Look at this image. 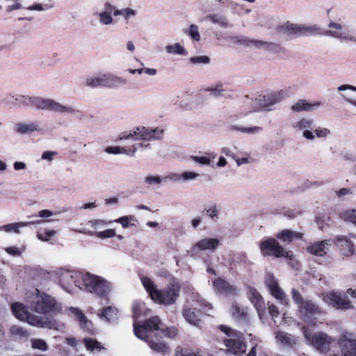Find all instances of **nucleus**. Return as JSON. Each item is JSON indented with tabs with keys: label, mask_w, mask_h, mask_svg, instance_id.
Segmentation results:
<instances>
[{
	"label": "nucleus",
	"mask_w": 356,
	"mask_h": 356,
	"mask_svg": "<svg viewBox=\"0 0 356 356\" xmlns=\"http://www.w3.org/2000/svg\"><path fill=\"white\" fill-rule=\"evenodd\" d=\"M39 124L36 122L29 123H18L15 124V130L19 134H27L38 131Z\"/></svg>",
	"instance_id": "obj_33"
},
{
	"label": "nucleus",
	"mask_w": 356,
	"mask_h": 356,
	"mask_svg": "<svg viewBox=\"0 0 356 356\" xmlns=\"http://www.w3.org/2000/svg\"><path fill=\"white\" fill-rule=\"evenodd\" d=\"M207 213L209 216L213 220H216L218 218V211L216 205L211 206L207 210Z\"/></svg>",
	"instance_id": "obj_59"
},
{
	"label": "nucleus",
	"mask_w": 356,
	"mask_h": 356,
	"mask_svg": "<svg viewBox=\"0 0 356 356\" xmlns=\"http://www.w3.org/2000/svg\"><path fill=\"white\" fill-rule=\"evenodd\" d=\"M286 95V92L284 90L270 92L264 95H258L254 99H252V111L260 109L270 111L273 105L280 102Z\"/></svg>",
	"instance_id": "obj_11"
},
{
	"label": "nucleus",
	"mask_w": 356,
	"mask_h": 356,
	"mask_svg": "<svg viewBox=\"0 0 356 356\" xmlns=\"http://www.w3.org/2000/svg\"><path fill=\"white\" fill-rule=\"evenodd\" d=\"M29 324L38 327H48L50 329L60 330L61 325H58L54 320L45 316H40L33 314L27 313L26 319Z\"/></svg>",
	"instance_id": "obj_18"
},
{
	"label": "nucleus",
	"mask_w": 356,
	"mask_h": 356,
	"mask_svg": "<svg viewBox=\"0 0 356 356\" xmlns=\"http://www.w3.org/2000/svg\"><path fill=\"white\" fill-rule=\"evenodd\" d=\"M298 310L302 316L304 321L309 325H315L316 319V318H310L309 316L318 315L323 313L321 307L309 300H306L300 305L298 307Z\"/></svg>",
	"instance_id": "obj_17"
},
{
	"label": "nucleus",
	"mask_w": 356,
	"mask_h": 356,
	"mask_svg": "<svg viewBox=\"0 0 356 356\" xmlns=\"http://www.w3.org/2000/svg\"><path fill=\"white\" fill-rule=\"evenodd\" d=\"M286 29L291 33L298 35H312L318 33L320 28L316 24H287Z\"/></svg>",
	"instance_id": "obj_22"
},
{
	"label": "nucleus",
	"mask_w": 356,
	"mask_h": 356,
	"mask_svg": "<svg viewBox=\"0 0 356 356\" xmlns=\"http://www.w3.org/2000/svg\"><path fill=\"white\" fill-rule=\"evenodd\" d=\"M339 216L344 221L351 222L356 226V209L341 211Z\"/></svg>",
	"instance_id": "obj_44"
},
{
	"label": "nucleus",
	"mask_w": 356,
	"mask_h": 356,
	"mask_svg": "<svg viewBox=\"0 0 356 356\" xmlns=\"http://www.w3.org/2000/svg\"><path fill=\"white\" fill-rule=\"evenodd\" d=\"M323 34L341 41L356 42V36L339 22L330 21Z\"/></svg>",
	"instance_id": "obj_12"
},
{
	"label": "nucleus",
	"mask_w": 356,
	"mask_h": 356,
	"mask_svg": "<svg viewBox=\"0 0 356 356\" xmlns=\"http://www.w3.org/2000/svg\"><path fill=\"white\" fill-rule=\"evenodd\" d=\"M232 130L237 131L241 133H245L248 134H257L261 131L262 128L261 127H244L242 126H232Z\"/></svg>",
	"instance_id": "obj_45"
},
{
	"label": "nucleus",
	"mask_w": 356,
	"mask_h": 356,
	"mask_svg": "<svg viewBox=\"0 0 356 356\" xmlns=\"http://www.w3.org/2000/svg\"><path fill=\"white\" fill-rule=\"evenodd\" d=\"M331 245L332 241L330 239L315 241L308 245L307 251L312 255L323 257L329 251Z\"/></svg>",
	"instance_id": "obj_24"
},
{
	"label": "nucleus",
	"mask_w": 356,
	"mask_h": 356,
	"mask_svg": "<svg viewBox=\"0 0 356 356\" xmlns=\"http://www.w3.org/2000/svg\"><path fill=\"white\" fill-rule=\"evenodd\" d=\"M82 282L87 291L100 297H106L113 289L106 280L88 273L83 275Z\"/></svg>",
	"instance_id": "obj_7"
},
{
	"label": "nucleus",
	"mask_w": 356,
	"mask_h": 356,
	"mask_svg": "<svg viewBox=\"0 0 356 356\" xmlns=\"http://www.w3.org/2000/svg\"><path fill=\"white\" fill-rule=\"evenodd\" d=\"M144 183L149 186H157L162 183V179L156 175H147L144 177Z\"/></svg>",
	"instance_id": "obj_47"
},
{
	"label": "nucleus",
	"mask_w": 356,
	"mask_h": 356,
	"mask_svg": "<svg viewBox=\"0 0 356 356\" xmlns=\"http://www.w3.org/2000/svg\"><path fill=\"white\" fill-rule=\"evenodd\" d=\"M22 95L11 94L6 95L2 99V102L10 108H17L21 106Z\"/></svg>",
	"instance_id": "obj_37"
},
{
	"label": "nucleus",
	"mask_w": 356,
	"mask_h": 356,
	"mask_svg": "<svg viewBox=\"0 0 356 356\" xmlns=\"http://www.w3.org/2000/svg\"><path fill=\"white\" fill-rule=\"evenodd\" d=\"M106 152L108 154H129V152L125 147H120L117 146L108 147L106 149Z\"/></svg>",
	"instance_id": "obj_55"
},
{
	"label": "nucleus",
	"mask_w": 356,
	"mask_h": 356,
	"mask_svg": "<svg viewBox=\"0 0 356 356\" xmlns=\"http://www.w3.org/2000/svg\"><path fill=\"white\" fill-rule=\"evenodd\" d=\"M111 223H113L112 220L107 221L104 219H94L89 220L87 225L93 229L92 231H98Z\"/></svg>",
	"instance_id": "obj_39"
},
{
	"label": "nucleus",
	"mask_w": 356,
	"mask_h": 356,
	"mask_svg": "<svg viewBox=\"0 0 356 356\" xmlns=\"http://www.w3.org/2000/svg\"><path fill=\"white\" fill-rule=\"evenodd\" d=\"M275 338L283 346L290 345L291 343V334L284 332H277L275 334Z\"/></svg>",
	"instance_id": "obj_48"
},
{
	"label": "nucleus",
	"mask_w": 356,
	"mask_h": 356,
	"mask_svg": "<svg viewBox=\"0 0 356 356\" xmlns=\"http://www.w3.org/2000/svg\"><path fill=\"white\" fill-rule=\"evenodd\" d=\"M74 232L78 233L84 234L89 236H94L99 238L104 239L108 238H113L116 236L115 230L113 229H107L104 231H90L86 229H73Z\"/></svg>",
	"instance_id": "obj_32"
},
{
	"label": "nucleus",
	"mask_w": 356,
	"mask_h": 356,
	"mask_svg": "<svg viewBox=\"0 0 356 356\" xmlns=\"http://www.w3.org/2000/svg\"><path fill=\"white\" fill-rule=\"evenodd\" d=\"M56 154V152L53 151H45L42 154V159L51 161L53 160L54 156Z\"/></svg>",
	"instance_id": "obj_63"
},
{
	"label": "nucleus",
	"mask_w": 356,
	"mask_h": 356,
	"mask_svg": "<svg viewBox=\"0 0 356 356\" xmlns=\"http://www.w3.org/2000/svg\"><path fill=\"white\" fill-rule=\"evenodd\" d=\"M185 33L188 35L195 42L200 41V34L199 27L196 24H191L189 28L185 31Z\"/></svg>",
	"instance_id": "obj_46"
},
{
	"label": "nucleus",
	"mask_w": 356,
	"mask_h": 356,
	"mask_svg": "<svg viewBox=\"0 0 356 356\" xmlns=\"http://www.w3.org/2000/svg\"><path fill=\"white\" fill-rule=\"evenodd\" d=\"M247 294L248 298L257 309L259 315L261 316V313L265 308L263 298L256 289L252 287L248 288Z\"/></svg>",
	"instance_id": "obj_29"
},
{
	"label": "nucleus",
	"mask_w": 356,
	"mask_h": 356,
	"mask_svg": "<svg viewBox=\"0 0 356 356\" xmlns=\"http://www.w3.org/2000/svg\"><path fill=\"white\" fill-rule=\"evenodd\" d=\"M302 332L306 343L321 353H327L335 341L332 337L322 331L310 334L308 329L303 326Z\"/></svg>",
	"instance_id": "obj_6"
},
{
	"label": "nucleus",
	"mask_w": 356,
	"mask_h": 356,
	"mask_svg": "<svg viewBox=\"0 0 356 356\" xmlns=\"http://www.w3.org/2000/svg\"><path fill=\"white\" fill-rule=\"evenodd\" d=\"M11 310L13 315L19 320L23 321L26 319L28 312L23 304L15 302L11 306Z\"/></svg>",
	"instance_id": "obj_35"
},
{
	"label": "nucleus",
	"mask_w": 356,
	"mask_h": 356,
	"mask_svg": "<svg viewBox=\"0 0 356 356\" xmlns=\"http://www.w3.org/2000/svg\"><path fill=\"white\" fill-rule=\"evenodd\" d=\"M200 177V175L195 172L185 171L182 172L183 183L195 180Z\"/></svg>",
	"instance_id": "obj_54"
},
{
	"label": "nucleus",
	"mask_w": 356,
	"mask_h": 356,
	"mask_svg": "<svg viewBox=\"0 0 356 356\" xmlns=\"http://www.w3.org/2000/svg\"><path fill=\"white\" fill-rule=\"evenodd\" d=\"M168 178L170 180L175 181V182L183 183L182 172L181 173H177V172L170 173L168 176Z\"/></svg>",
	"instance_id": "obj_60"
},
{
	"label": "nucleus",
	"mask_w": 356,
	"mask_h": 356,
	"mask_svg": "<svg viewBox=\"0 0 356 356\" xmlns=\"http://www.w3.org/2000/svg\"><path fill=\"white\" fill-rule=\"evenodd\" d=\"M191 159L194 162L200 163L201 165H209L211 164V159H210L209 156H191Z\"/></svg>",
	"instance_id": "obj_56"
},
{
	"label": "nucleus",
	"mask_w": 356,
	"mask_h": 356,
	"mask_svg": "<svg viewBox=\"0 0 356 356\" xmlns=\"http://www.w3.org/2000/svg\"><path fill=\"white\" fill-rule=\"evenodd\" d=\"M137 15V11L136 10L127 8L123 9L122 16L125 19H129L131 16H135Z\"/></svg>",
	"instance_id": "obj_61"
},
{
	"label": "nucleus",
	"mask_w": 356,
	"mask_h": 356,
	"mask_svg": "<svg viewBox=\"0 0 356 356\" xmlns=\"http://www.w3.org/2000/svg\"><path fill=\"white\" fill-rule=\"evenodd\" d=\"M10 333L16 339H23L29 337L27 330L18 325L11 326L10 328Z\"/></svg>",
	"instance_id": "obj_40"
},
{
	"label": "nucleus",
	"mask_w": 356,
	"mask_h": 356,
	"mask_svg": "<svg viewBox=\"0 0 356 356\" xmlns=\"http://www.w3.org/2000/svg\"><path fill=\"white\" fill-rule=\"evenodd\" d=\"M291 296L294 302L298 305V307H299L300 305H302L306 300L296 289H291Z\"/></svg>",
	"instance_id": "obj_53"
},
{
	"label": "nucleus",
	"mask_w": 356,
	"mask_h": 356,
	"mask_svg": "<svg viewBox=\"0 0 356 356\" xmlns=\"http://www.w3.org/2000/svg\"><path fill=\"white\" fill-rule=\"evenodd\" d=\"M112 221L113 222L120 223L123 228H127L129 227L136 226L134 222H136V220L133 216H124Z\"/></svg>",
	"instance_id": "obj_42"
},
{
	"label": "nucleus",
	"mask_w": 356,
	"mask_h": 356,
	"mask_svg": "<svg viewBox=\"0 0 356 356\" xmlns=\"http://www.w3.org/2000/svg\"><path fill=\"white\" fill-rule=\"evenodd\" d=\"M6 252L13 256H19L21 254V250L16 246H10L5 249Z\"/></svg>",
	"instance_id": "obj_62"
},
{
	"label": "nucleus",
	"mask_w": 356,
	"mask_h": 356,
	"mask_svg": "<svg viewBox=\"0 0 356 356\" xmlns=\"http://www.w3.org/2000/svg\"><path fill=\"white\" fill-rule=\"evenodd\" d=\"M265 282L266 286L270 290V293L276 299L279 300L281 303H287V297L282 289L279 286L277 281L275 277L271 274L266 275L265 277Z\"/></svg>",
	"instance_id": "obj_23"
},
{
	"label": "nucleus",
	"mask_w": 356,
	"mask_h": 356,
	"mask_svg": "<svg viewBox=\"0 0 356 356\" xmlns=\"http://www.w3.org/2000/svg\"><path fill=\"white\" fill-rule=\"evenodd\" d=\"M31 347L34 349H38L42 351H46L48 348L47 343L40 339H31Z\"/></svg>",
	"instance_id": "obj_49"
},
{
	"label": "nucleus",
	"mask_w": 356,
	"mask_h": 356,
	"mask_svg": "<svg viewBox=\"0 0 356 356\" xmlns=\"http://www.w3.org/2000/svg\"><path fill=\"white\" fill-rule=\"evenodd\" d=\"M56 234L54 230H47L44 234L38 233L37 236L39 240L42 241H47L50 237L54 236Z\"/></svg>",
	"instance_id": "obj_57"
},
{
	"label": "nucleus",
	"mask_w": 356,
	"mask_h": 356,
	"mask_svg": "<svg viewBox=\"0 0 356 356\" xmlns=\"http://www.w3.org/2000/svg\"><path fill=\"white\" fill-rule=\"evenodd\" d=\"M127 83V80L121 76L110 73H99L87 77L85 80V85L88 87H108L117 88Z\"/></svg>",
	"instance_id": "obj_9"
},
{
	"label": "nucleus",
	"mask_w": 356,
	"mask_h": 356,
	"mask_svg": "<svg viewBox=\"0 0 356 356\" xmlns=\"http://www.w3.org/2000/svg\"><path fill=\"white\" fill-rule=\"evenodd\" d=\"M321 298L327 305L339 310H349L353 309L351 301L346 295L339 292L328 291L322 293Z\"/></svg>",
	"instance_id": "obj_15"
},
{
	"label": "nucleus",
	"mask_w": 356,
	"mask_h": 356,
	"mask_svg": "<svg viewBox=\"0 0 356 356\" xmlns=\"http://www.w3.org/2000/svg\"><path fill=\"white\" fill-rule=\"evenodd\" d=\"M163 129L161 127L149 128L138 127L132 131H124L119 135V140L133 139L135 140H160L163 138Z\"/></svg>",
	"instance_id": "obj_8"
},
{
	"label": "nucleus",
	"mask_w": 356,
	"mask_h": 356,
	"mask_svg": "<svg viewBox=\"0 0 356 356\" xmlns=\"http://www.w3.org/2000/svg\"><path fill=\"white\" fill-rule=\"evenodd\" d=\"M70 312L74 314L77 321L79 322V325L81 329L86 330L88 332L93 333V326L85 314L79 309L76 307H70Z\"/></svg>",
	"instance_id": "obj_28"
},
{
	"label": "nucleus",
	"mask_w": 356,
	"mask_h": 356,
	"mask_svg": "<svg viewBox=\"0 0 356 356\" xmlns=\"http://www.w3.org/2000/svg\"><path fill=\"white\" fill-rule=\"evenodd\" d=\"M213 95L216 97H222L225 95V90L223 88V86L221 83H218L213 86L209 87L207 89Z\"/></svg>",
	"instance_id": "obj_50"
},
{
	"label": "nucleus",
	"mask_w": 356,
	"mask_h": 356,
	"mask_svg": "<svg viewBox=\"0 0 356 356\" xmlns=\"http://www.w3.org/2000/svg\"><path fill=\"white\" fill-rule=\"evenodd\" d=\"M220 241L217 238H204L194 244L191 250L188 251V254L191 257H195L199 251H213L218 247Z\"/></svg>",
	"instance_id": "obj_20"
},
{
	"label": "nucleus",
	"mask_w": 356,
	"mask_h": 356,
	"mask_svg": "<svg viewBox=\"0 0 356 356\" xmlns=\"http://www.w3.org/2000/svg\"><path fill=\"white\" fill-rule=\"evenodd\" d=\"M40 223V221L37 222H13L9 223L5 225L0 227V231H4L7 233H15L19 234L21 232V229L25 227H29L34 224Z\"/></svg>",
	"instance_id": "obj_30"
},
{
	"label": "nucleus",
	"mask_w": 356,
	"mask_h": 356,
	"mask_svg": "<svg viewBox=\"0 0 356 356\" xmlns=\"http://www.w3.org/2000/svg\"><path fill=\"white\" fill-rule=\"evenodd\" d=\"M21 99V106L47 110L58 113L74 115L80 118L83 116L81 112L76 109L74 104H63L54 99L29 95H22Z\"/></svg>",
	"instance_id": "obj_2"
},
{
	"label": "nucleus",
	"mask_w": 356,
	"mask_h": 356,
	"mask_svg": "<svg viewBox=\"0 0 356 356\" xmlns=\"http://www.w3.org/2000/svg\"><path fill=\"white\" fill-rule=\"evenodd\" d=\"M94 15L99 17V23L102 25L108 26L113 23V18L111 16V13H109L108 11L95 13Z\"/></svg>",
	"instance_id": "obj_41"
},
{
	"label": "nucleus",
	"mask_w": 356,
	"mask_h": 356,
	"mask_svg": "<svg viewBox=\"0 0 356 356\" xmlns=\"http://www.w3.org/2000/svg\"><path fill=\"white\" fill-rule=\"evenodd\" d=\"M232 312L233 316L236 318H243L246 316V313H244L240 307L236 305H234L232 307Z\"/></svg>",
	"instance_id": "obj_58"
},
{
	"label": "nucleus",
	"mask_w": 356,
	"mask_h": 356,
	"mask_svg": "<svg viewBox=\"0 0 356 356\" xmlns=\"http://www.w3.org/2000/svg\"><path fill=\"white\" fill-rule=\"evenodd\" d=\"M210 58L207 56H193L190 58V63L195 65L209 64Z\"/></svg>",
	"instance_id": "obj_52"
},
{
	"label": "nucleus",
	"mask_w": 356,
	"mask_h": 356,
	"mask_svg": "<svg viewBox=\"0 0 356 356\" xmlns=\"http://www.w3.org/2000/svg\"><path fill=\"white\" fill-rule=\"evenodd\" d=\"M165 51L169 54H178L186 56L187 51L179 43H175L173 44H168L165 47Z\"/></svg>",
	"instance_id": "obj_38"
},
{
	"label": "nucleus",
	"mask_w": 356,
	"mask_h": 356,
	"mask_svg": "<svg viewBox=\"0 0 356 356\" xmlns=\"http://www.w3.org/2000/svg\"><path fill=\"white\" fill-rule=\"evenodd\" d=\"M213 25H218L222 29H228L232 26L227 15L222 12H216L207 15L204 19Z\"/></svg>",
	"instance_id": "obj_25"
},
{
	"label": "nucleus",
	"mask_w": 356,
	"mask_h": 356,
	"mask_svg": "<svg viewBox=\"0 0 356 356\" xmlns=\"http://www.w3.org/2000/svg\"><path fill=\"white\" fill-rule=\"evenodd\" d=\"M134 331L135 335L146 341L152 350L161 353H168L169 348L163 343L153 340V338H174L177 334V330L175 327L164 329L158 316L149 318L143 325H138L134 323Z\"/></svg>",
	"instance_id": "obj_1"
},
{
	"label": "nucleus",
	"mask_w": 356,
	"mask_h": 356,
	"mask_svg": "<svg viewBox=\"0 0 356 356\" xmlns=\"http://www.w3.org/2000/svg\"><path fill=\"white\" fill-rule=\"evenodd\" d=\"M141 282L151 299L155 302L164 305H172L179 294L180 285L178 282H172L163 290H158L153 281L146 276L140 278Z\"/></svg>",
	"instance_id": "obj_3"
},
{
	"label": "nucleus",
	"mask_w": 356,
	"mask_h": 356,
	"mask_svg": "<svg viewBox=\"0 0 356 356\" xmlns=\"http://www.w3.org/2000/svg\"><path fill=\"white\" fill-rule=\"evenodd\" d=\"M230 40L235 44H241L248 47L270 50L274 49L275 47V44L273 43L260 40L251 39L244 35L233 36Z\"/></svg>",
	"instance_id": "obj_19"
},
{
	"label": "nucleus",
	"mask_w": 356,
	"mask_h": 356,
	"mask_svg": "<svg viewBox=\"0 0 356 356\" xmlns=\"http://www.w3.org/2000/svg\"><path fill=\"white\" fill-rule=\"evenodd\" d=\"M337 343L342 354L346 356L356 345V337L352 332L344 330L338 337Z\"/></svg>",
	"instance_id": "obj_21"
},
{
	"label": "nucleus",
	"mask_w": 356,
	"mask_h": 356,
	"mask_svg": "<svg viewBox=\"0 0 356 356\" xmlns=\"http://www.w3.org/2000/svg\"><path fill=\"white\" fill-rule=\"evenodd\" d=\"M313 133L315 137L318 138H325L330 134V131L325 127L314 126V129H313Z\"/></svg>",
	"instance_id": "obj_51"
},
{
	"label": "nucleus",
	"mask_w": 356,
	"mask_h": 356,
	"mask_svg": "<svg viewBox=\"0 0 356 356\" xmlns=\"http://www.w3.org/2000/svg\"><path fill=\"white\" fill-rule=\"evenodd\" d=\"M219 329L229 337L223 340L229 352L235 355H241L245 352L246 346L242 341L241 333L223 325H220Z\"/></svg>",
	"instance_id": "obj_10"
},
{
	"label": "nucleus",
	"mask_w": 356,
	"mask_h": 356,
	"mask_svg": "<svg viewBox=\"0 0 356 356\" xmlns=\"http://www.w3.org/2000/svg\"><path fill=\"white\" fill-rule=\"evenodd\" d=\"M321 105L320 102H315L314 103H309L304 99L298 100L296 104H294L291 109L294 112H300V111H313L315 109L318 108Z\"/></svg>",
	"instance_id": "obj_31"
},
{
	"label": "nucleus",
	"mask_w": 356,
	"mask_h": 356,
	"mask_svg": "<svg viewBox=\"0 0 356 356\" xmlns=\"http://www.w3.org/2000/svg\"><path fill=\"white\" fill-rule=\"evenodd\" d=\"M277 238L282 242H291L294 238H301L302 234L297 233L296 232L284 229L280 232H278L276 235Z\"/></svg>",
	"instance_id": "obj_34"
},
{
	"label": "nucleus",
	"mask_w": 356,
	"mask_h": 356,
	"mask_svg": "<svg viewBox=\"0 0 356 356\" xmlns=\"http://www.w3.org/2000/svg\"><path fill=\"white\" fill-rule=\"evenodd\" d=\"M314 125V120L309 117L300 118L292 123L295 131L308 140H313L315 138L313 133Z\"/></svg>",
	"instance_id": "obj_16"
},
{
	"label": "nucleus",
	"mask_w": 356,
	"mask_h": 356,
	"mask_svg": "<svg viewBox=\"0 0 356 356\" xmlns=\"http://www.w3.org/2000/svg\"><path fill=\"white\" fill-rule=\"evenodd\" d=\"M188 298L191 302L190 305H186L184 308L183 316L190 324L197 326L200 321L197 312L207 313L211 309V305L202 298L197 293L191 292Z\"/></svg>",
	"instance_id": "obj_5"
},
{
	"label": "nucleus",
	"mask_w": 356,
	"mask_h": 356,
	"mask_svg": "<svg viewBox=\"0 0 356 356\" xmlns=\"http://www.w3.org/2000/svg\"><path fill=\"white\" fill-rule=\"evenodd\" d=\"M57 274L59 277V283L60 286L67 292L71 293L76 288L81 289L80 280L83 276L80 273L74 270L60 268Z\"/></svg>",
	"instance_id": "obj_13"
},
{
	"label": "nucleus",
	"mask_w": 356,
	"mask_h": 356,
	"mask_svg": "<svg viewBox=\"0 0 356 356\" xmlns=\"http://www.w3.org/2000/svg\"><path fill=\"white\" fill-rule=\"evenodd\" d=\"M350 236H337V244L344 256L348 257L355 253V246L350 241Z\"/></svg>",
	"instance_id": "obj_27"
},
{
	"label": "nucleus",
	"mask_w": 356,
	"mask_h": 356,
	"mask_svg": "<svg viewBox=\"0 0 356 356\" xmlns=\"http://www.w3.org/2000/svg\"><path fill=\"white\" fill-rule=\"evenodd\" d=\"M143 305L139 302H134L132 306V310L134 313V316H138L140 315V311Z\"/></svg>",
	"instance_id": "obj_64"
},
{
	"label": "nucleus",
	"mask_w": 356,
	"mask_h": 356,
	"mask_svg": "<svg viewBox=\"0 0 356 356\" xmlns=\"http://www.w3.org/2000/svg\"><path fill=\"white\" fill-rule=\"evenodd\" d=\"M29 303L32 310L38 314L60 312L62 307L54 298L35 289L31 296L28 297Z\"/></svg>",
	"instance_id": "obj_4"
},
{
	"label": "nucleus",
	"mask_w": 356,
	"mask_h": 356,
	"mask_svg": "<svg viewBox=\"0 0 356 356\" xmlns=\"http://www.w3.org/2000/svg\"><path fill=\"white\" fill-rule=\"evenodd\" d=\"M84 345L88 350L90 351H100L104 349V347L97 340L91 338H85L83 339Z\"/></svg>",
	"instance_id": "obj_43"
},
{
	"label": "nucleus",
	"mask_w": 356,
	"mask_h": 356,
	"mask_svg": "<svg viewBox=\"0 0 356 356\" xmlns=\"http://www.w3.org/2000/svg\"><path fill=\"white\" fill-rule=\"evenodd\" d=\"M118 309L114 307H106L102 309L99 314V317L102 319H105L107 321H115L118 318Z\"/></svg>",
	"instance_id": "obj_36"
},
{
	"label": "nucleus",
	"mask_w": 356,
	"mask_h": 356,
	"mask_svg": "<svg viewBox=\"0 0 356 356\" xmlns=\"http://www.w3.org/2000/svg\"><path fill=\"white\" fill-rule=\"evenodd\" d=\"M259 248L264 256H275L276 257H283L291 259L293 256L291 251H286L276 239L273 238H266L263 239L259 244Z\"/></svg>",
	"instance_id": "obj_14"
},
{
	"label": "nucleus",
	"mask_w": 356,
	"mask_h": 356,
	"mask_svg": "<svg viewBox=\"0 0 356 356\" xmlns=\"http://www.w3.org/2000/svg\"><path fill=\"white\" fill-rule=\"evenodd\" d=\"M212 285L214 291L220 294L229 295L236 291V288L221 278L215 279Z\"/></svg>",
	"instance_id": "obj_26"
}]
</instances>
